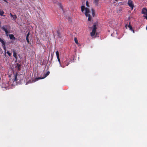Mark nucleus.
Segmentation results:
<instances>
[{
  "mask_svg": "<svg viewBox=\"0 0 147 147\" xmlns=\"http://www.w3.org/2000/svg\"><path fill=\"white\" fill-rule=\"evenodd\" d=\"M85 9V12L84 13L85 14L86 17H88V20L89 21H90L91 20V17L89 14L90 11L89 9L87 7L85 8V7L84 5H82L81 7L82 12H83Z\"/></svg>",
  "mask_w": 147,
  "mask_h": 147,
  "instance_id": "1",
  "label": "nucleus"
},
{
  "mask_svg": "<svg viewBox=\"0 0 147 147\" xmlns=\"http://www.w3.org/2000/svg\"><path fill=\"white\" fill-rule=\"evenodd\" d=\"M1 29L5 32L6 34L7 35L9 33L8 32V30H10V26L9 25H5L1 27Z\"/></svg>",
  "mask_w": 147,
  "mask_h": 147,
  "instance_id": "2",
  "label": "nucleus"
},
{
  "mask_svg": "<svg viewBox=\"0 0 147 147\" xmlns=\"http://www.w3.org/2000/svg\"><path fill=\"white\" fill-rule=\"evenodd\" d=\"M127 4L129 7H131V9L132 10L134 7L133 2L131 0H128Z\"/></svg>",
  "mask_w": 147,
  "mask_h": 147,
  "instance_id": "3",
  "label": "nucleus"
},
{
  "mask_svg": "<svg viewBox=\"0 0 147 147\" xmlns=\"http://www.w3.org/2000/svg\"><path fill=\"white\" fill-rule=\"evenodd\" d=\"M96 28V25L94 24L93 25V28L92 29V31L90 33V35L91 36H93L95 35Z\"/></svg>",
  "mask_w": 147,
  "mask_h": 147,
  "instance_id": "4",
  "label": "nucleus"
},
{
  "mask_svg": "<svg viewBox=\"0 0 147 147\" xmlns=\"http://www.w3.org/2000/svg\"><path fill=\"white\" fill-rule=\"evenodd\" d=\"M0 42H1L2 44V47L3 49L5 50V42L4 41L3 39L0 38Z\"/></svg>",
  "mask_w": 147,
  "mask_h": 147,
  "instance_id": "5",
  "label": "nucleus"
},
{
  "mask_svg": "<svg viewBox=\"0 0 147 147\" xmlns=\"http://www.w3.org/2000/svg\"><path fill=\"white\" fill-rule=\"evenodd\" d=\"M142 13L143 14L146 15V16H145L144 17L147 20V9L145 8H143L142 10Z\"/></svg>",
  "mask_w": 147,
  "mask_h": 147,
  "instance_id": "6",
  "label": "nucleus"
},
{
  "mask_svg": "<svg viewBox=\"0 0 147 147\" xmlns=\"http://www.w3.org/2000/svg\"><path fill=\"white\" fill-rule=\"evenodd\" d=\"M50 74V72L49 71H48L46 74H44V77L42 78H41V77H38L36 78V79H37V80H38L39 79H43L45 78H46L47 76L48 75H49Z\"/></svg>",
  "mask_w": 147,
  "mask_h": 147,
  "instance_id": "7",
  "label": "nucleus"
},
{
  "mask_svg": "<svg viewBox=\"0 0 147 147\" xmlns=\"http://www.w3.org/2000/svg\"><path fill=\"white\" fill-rule=\"evenodd\" d=\"M19 76L20 75H18V74L16 73L14 76V78L13 79L14 80V81H15L16 82H18L19 80L18 78Z\"/></svg>",
  "mask_w": 147,
  "mask_h": 147,
  "instance_id": "8",
  "label": "nucleus"
},
{
  "mask_svg": "<svg viewBox=\"0 0 147 147\" xmlns=\"http://www.w3.org/2000/svg\"><path fill=\"white\" fill-rule=\"evenodd\" d=\"M16 67L18 69V71H20L21 69V65L18 63H17L16 64Z\"/></svg>",
  "mask_w": 147,
  "mask_h": 147,
  "instance_id": "9",
  "label": "nucleus"
},
{
  "mask_svg": "<svg viewBox=\"0 0 147 147\" xmlns=\"http://www.w3.org/2000/svg\"><path fill=\"white\" fill-rule=\"evenodd\" d=\"M29 35H30V33H29V32L27 34L26 36V39L27 40V41L28 43L29 44L30 43V42L29 41V38H28V37H29Z\"/></svg>",
  "mask_w": 147,
  "mask_h": 147,
  "instance_id": "10",
  "label": "nucleus"
},
{
  "mask_svg": "<svg viewBox=\"0 0 147 147\" xmlns=\"http://www.w3.org/2000/svg\"><path fill=\"white\" fill-rule=\"evenodd\" d=\"M57 59H58V60L59 63V64H60V66H61L62 67L64 68L65 67V66L64 65H61V61L59 57H57Z\"/></svg>",
  "mask_w": 147,
  "mask_h": 147,
  "instance_id": "11",
  "label": "nucleus"
},
{
  "mask_svg": "<svg viewBox=\"0 0 147 147\" xmlns=\"http://www.w3.org/2000/svg\"><path fill=\"white\" fill-rule=\"evenodd\" d=\"M9 38L11 39H13L15 40L16 38L15 37H14V35L13 34H11L9 35Z\"/></svg>",
  "mask_w": 147,
  "mask_h": 147,
  "instance_id": "12",
  "label": "nucleus"
},
{
  "mask_svg": "<svg viewBox=\"0 0 147 147\" xmlns=\"http://www.w3.org/2000/svg\"><path fill=\"white\" fill-rule=\"evenodd\" d=\"M13 56L16 58L17 60L18 59L17 56V53L15 51H13Z\"/></svg>",
  "mask_w": 147,
  "mask_h": 147,
  "instance_id": "13",
  "label": "nucleus"
},
{
  "mask_svg": "<svg viewBox=\"0 0 147 147\" xmlns=\"http://www.w3.org/2000/svg\"><path fill=\"white\" fill-rule=\"evenodd\" d=\"M91 11L92 12V16L93 17H94L95 16V11L93 9H91Z\"/></svg>",
  "mask_w": 147,
  "mask_h": 147,
  "instance_id": "14",
  "label": "nucleus"
},
{
  "mask_svg": "<svg viewBox=\"0 0 147 147\" xmlns=\"http://www.w3.org/2000/svg\"><path fill=\"white\" fill-rule=\"evenodd\" d=\"M63 65H64L65 66H67L69 64V62H67L66 61H64L63 63Z\"/></svg>",
  "mask_w": 147,
  "mask_h": 147,
  "instance_id": "15",
  "label": "nucleus"
},
{
  "mask_svg": "<svg viewBox=\"0 0 147 147\" xmlns=\"http://www.w3.org/2000/svg\"><path fill=\"white\" fill-rule=\"evenodd\" d=\"M4 12L1 9H0V15L1 16H5V15H3V14L4 13Z\"/></svg>",
  "mask_w": 147,
  "mask_h": 147,
  "instance_id": "16",
  "label": "nucleus"
},
{
  "mask_svg": "<svg viewBox=\"0 0 147 147\" xmlns=\"http://www.w3.org/2000/svg\"><path fill=\"white\" fill-rule=\"evenodd\" d=\"M99 1V0H94V3H95V5L97 6L98 5V2Z\"/></svg>",
  "mask_w": 147,
  "mask_h": 147,
  "instance_id": "17",
  "label": "nucleus"
},
{
  "mask_svg": "<svg viewBox=\"0 0 147 147\" xmlns=\"http://www.w3.org/2000/svg\"><path fill=\"white\" fill-rule=\"evenodd\" d=\"M74 41L75 42V43L77 45H78L79 44V43L78 42V41L77 40V39L75 37L74 38Z\"/></svg>",
  "mask_w": 147,
  "mask_h": 147,
  "instance_id": "18",
  "label": "nucleus"
},
{
  "mask_svg": "<svg viewBox=\"0 0 147 147\" xmlns=\"http://www.w3.org/2000/svg\"><path fill=\"white\" fill-rule=\"evenodd\" d=\"M12 17L13 18V20H16L17 19V16H16V15H13V17Z\"/></svg>",
  "mask_w": 147,
  "mask_h": 147,
  "instance_id": "19",
  "label": "nucleus"
},
{
  "mask_svg": "<svg viewBox=\"0 0 147 147\" xmlns=\"http://www.w3.org/2000/svg\"><path fill=\"white\" fill-rule=\"evenodd\" d=\"M57 33L58 35V36L59 37H61V34L60 33V31L59 30L57 31Z\"/></svg>",
  "mask_w": 147,
  "mask_h": 147,
  "instance_id": "20",
  "label": "nucleus"
},
{
  "mask_svg": "<svg viewBox=\"0 0 147 147\" xmlns=\"http://www.w3.org/2000/svg\"><path fill=\"white\" fill-rule=\"evenodd\" d=\"M56 55L57 56V58L59 57V53L58 51H57L56 52Z\"/></svg>",
  "mask_w": 147,
  "mask_h": 147,
  "instance_id": "21",
  "label": "nucleus"
},
{
  "mask_svg": "<svg viewBox=\"0 0 147 147\" xmlns=\"http://www.w3.org/2000/svg\"><path fill=\"white\" fill-rule=\"evenodd\" d=\"M128 27L130 30H132V27L130 24L128 25Z\"/></svg>",
  "mask_w": 147,
  "mask_h": 147,
  "instance_id": "22",
  "label": "nucleus"
},
{
  "mask_svg": "<svg viewBox=\"0 0 147 147\" xmlns=\"http://www.w3.org/2000/svg\"><path fill=\"white\" fill-rule=\"evenodd\" d=\"M36 43H37L38 44H40V41L39 40H38V39L37 38L36 39Z\"/></svg>",
  "mask_w": 147,
  "mask_h": 147,
  "instance_id": "23",
  "label": "nucleus"
},
{
  "mask_svg": "<svg viewBox=\"0 0 147 147\" xmlns=\"http://www.w3.org/2000/svg\"><path fill=\"white\" fill-rule=\"evenodd\" d=\"M6 53L7 54H8L9 56H10L11 55V53H10L8 51H7Z\"/></svg>",
  "mask_w": 147,
  "mask_h": 147,
  "instance_id": "24",
  "label": "nucleus"
},
{
  "mask_svg": "<svg viewBox=\"0 0 147 147\" xmlns=\"http://www.w3.org/2000/svg\"><path fill=\"white\" fill-rule=\"evenodd\" d=\"M86 6L88 7H89V3L88 1H86Z\"/></svg>",
  "mask_w": 147,
  "mask_h": 147,
  "instance_id": "25",
  "label": "nucleus"
},
{
  "mask_svg": "<svg viewBox=\"0 0 147 147\" xmlns=\"http://www.w3.org/2000/svg\"><path fill=\"white\" fill-rule=\"evenodd\" d=\"M10 15L11 17H13V15H12L11 13H10Z\"/></svg>",
  "mask_w": 147,
  "mask_h": 147,
  "instance_id": "26",
  "label": "nucleus"
},
{
  "mask_svg": "<svg viewBox=\"0 0 147 147\" xmlns=\"http://www.w3.org/2000/svg\"><path fill=\"white\" fill-rule=\"evenodd\" d=\"M60 7H61V9H62V6L61 5V4H60Z\"/></svg>",
  "mask_w": 147,
  "mask_h": 147,
  "instance_id": "27",
  "label": "nucleus"
},
{
  "mask_svg": "<svg viewBox=\"0 0 147 147\" xmlns=\"http://www.w3.org/2000/svg\"><path fill=\"white\" fill-rule=\"evenodd\" d=\"M131 30L133 31V33H134V30L132 29V30Z\"/></svg>",
  "mask_w": 147,
  "mask_h": 147,
  "instance_id": "28",
  "label": "nucleus"
},
{
  "mask_svg": "<svg viewBox=\"0 0 147 147\" xmlns=\"http://www.w3.org/2000/svg\"><path fill=\"white\" fill-rule=\"evenodd\" d=\"M115 0V1H118V0Z\"/></svg>",
  "mask_w": 147,
  "mask_h": 147,
  "instance_id": "29",
  "label": "nucleus"
},
{
  "mask_svg": "<svg viewBox=\"0 0 147 147\" xmlns=\"http://www.w3.org/2000/svg\"><path fill=\"white\" fill-rule=\"evenodd\" d=\"M146 30H147V26H146Z\"/></svg>",
  "mask_w": 147,
  "mask_h": 147,
  "instance_id": "30",
  "label": "nucleus"
}]
</instances>
